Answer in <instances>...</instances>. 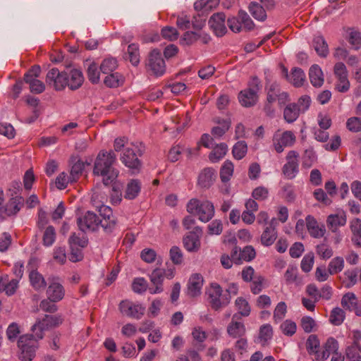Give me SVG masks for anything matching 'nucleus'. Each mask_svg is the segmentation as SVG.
<instances>
[{
    "label": "nucleus",
    "instance_id": "nucleus-1",
    "mask_svg": "<svg viewBox=\"0 0 361 361\" xmlns=\"http://www.w3.org/2000/svg\"><path fill=\"white\" fill-rule=\"evenodd\" d=\"M116 155L112 150L102 149L98 153L94 164L93 174L103 177L105 185L111 184L118 177L119 171L114 167Z\"/></svg>",
    "mask_w": 361,
    "mask_h": 361
},
{
    "label": "nucleus",
    "instance_id": "nucleus-2",
    "mask_svg": "<svg viewBox=\"0 0 361 361\" xmlns=\"http://www.w3.org/2000/svg\"><path fill=\"white\" fill-rule=\"evenodd\" d=\"M145 152V146L142 142H130L124 149L121 156V162L133 173L140 171L142 161L140 159Z\"/></svg>",
    "mask_w": 361,
    "mask_h": 361
},
{
    "label": "nucleus",
    "instance_id": "nucleus-3",
    "mask_svg": "<svg viewBox=\"0 0 361 361\" xmlns=\"http://www.w3.org/2000/svg\"><path fill=\"white\" fill-rule=\"evenodd\" d=\"M99 194L94 192L92 196V202L98 208L100 216L102 217L99 221V224L104 228L106 233H111L116 228L117 224V219L113 215V212L111 207L103 204L105 197H101L99 200Z\"/></svg>",
    "mask_w": 361,
    "mask_h": 361
},
{
    "label": "nucleus",
    "instance_id": "nucleus-4",
    "mask_svg": "<svg viewBox=\"0 0 361 361\" xmlns=\"http://www.w3.org/2000/svg\"><path fill=\"white\" fill-rule=\"evenodd\" d=\"M187 212L198 216L202 222L209 221L214 216V206L209 200L200 201L198 199H191L186 206Z\"/></svg>",
    "mask_w": 361,
    "mask_h": 361
},
{
    "label": "nucleus",
    "instance_id": "nucleus-5",
    "mask_svg": "<svg viewBox=\"0 0 361 361\" xmlns=\"http://www.w3.org/2000/svg\"><path fill=\"white\" fill-rule=\"evenodd\" d=\"M35 334H23L19 336L17 341L18 348L20 350L19 358L23 361H31L35 357V352L38 348Z\"/></svg>",
    "mask_w": 361,
    "mask_h": 361
},
{
    "label": "nucleus",
    "instance_id": "nucleus-6",
    "mask_svg": "<svg viewBox=\"0 0 361 361\" xmlns=\"http://www.w3.org/2000/svg\"><path fill=\"white\" fill-rule=\"evenodd\" d=\"M208 295V302L211 307L217 311L227 306L231 301L229 290H227L226 293H223V290L220 285L216 283L211 284L207 291Z\"/></svg>",
    "mask_w": 361,
    "mask_h": 361
},
{
    "label": "nucleus",
    "instance_id": "nucleus-7",
    "mask_svg": "<svg viewBox=\"0 0 361 361\" xmlns=\"http://www.w3.org/2000/svg\"><path fill=\"white\" fill-rule=\"evenodd\" d=\"M4 190L0 188V219L1 221L16 216L24 205V199L21 196L11 197L5 204H4Z\"/></svg>",
    "mask_w": 361,
    "mask_h": 361
},
{
    "label": "nucleus",
    "instance_id": "nucleus-8",
    "mask_svg": "<svg viewBox=\"0 0 361 361\" xmlns=\"http://www.w3.org/2000/svg\"><path fill=\"white\" fill-rule=\"evenodd\" d=\"M63 322V318L60 315H48L37 321L32 327V332L38 339L44 337V331L57 327Z\"/></svg>",
    "mask_w": 361,
    "mask_h": 361
},
{
    "label": "nucleus",
    "instance_id": "nucleus-9",
    "mask_svg": "<svg viewBox=\"0 0 361 361\" xmlns=\"http://www.w3.org/2000/svg\"><path fill=\"white\" fill-rule=\"evenodd\" d=\"M121 313L130 318L140 319L145 312V307L140 303L129 300H122L118 305Z\"/></svg>",
    "mask_w": 361,
    "mask_h": 361
},
{
    "label": "nucleus",
    "instance_id": "nucleus-10",
    "mask_svg": "<svg viewBox=\"0 0 361 361\" xmlns=\"http://www.w3.org/2000/svg\"><path fill=\"white\" fill-rule=\"evenodd\" d=\"M295 140V135L292 131L286 130L283 133L277 131L273 136V146L276 152L281 153L285 147L292 146Z\"/></svg>",
    "mask_w": 361,
    "mask_h": 361
},
{
    "label": "nucleus",
    "instance_id": "nucleus-11",
    "mask_svg": "<svg viewBox=\"0 0 361 361\" xmlns=\"http://www.w3.org/2000/svg\"><path fill=\"white\" fill-rule=\"evenodd\" d=\"M299 154L294 150L288 152L286 163L282 168V173L288 179L294 178L299 172Z\"/></svg>",
    "mask_w": 361,
    "mask_h": 361
},
{
    "label": "nucleus",
    "instance_id": "nucleus-12",
    "mask_svg": "<svg viewBox=\"0 0 361 361\" xmlns=\"http://www.w3.org/2000/svg\"><path fill=\"white\" fill-rule=\"evenodd\" d=\"M147 68L150 74L156 76H160L164 73L166 70L165 62L159 51L153 50L150 52Z\"/></svg>",
    "mask_w": 361,
    "mask_h": 361
},
{
    "label": "nucleus",
    "instance_id": "nucleus-13",
    "mask_svg": "<svg viewBox=\"0 0 361 361\" xmlns=\"http://www.w3.org/2000/svg\"><path fill=\"white\" fill-rule=\"evenodd\" d=\"M46 82L53 83L56 90H61L68 87V76L66 72H60L58 68H53L47 73Z\"/></svg>",
    "mask_w": 361,
    "mask_h": 361
},
{
    "label": "nucleus",
    "instance_id": "nucleus-14",
    "mask_svg": "<svg viewBox=\"0 0 361 361\" xmlns=\"http://www.w3.org/2000/svg\"><path fill=\"white\" fill-rule=\"evenodd\" d=\"M99 221V217L96 214L87 212L82 216L78 218L77 224L80 230L83 232L94 231L98 228Z\"/></svg>",
    "mask_w": 361,
    "mask_h": 361
},
{
    "label": "nucleus",
    "instance_id": "nucleus-15",
    "mask_svg": "<svg viewBox=\"0 0 361 361\" xmlns=\"http://www.w3.org/2000/svg\"><path fill=\"white\" fill-rule=\"evenodd\" d=\"M334 73L337 79L338 90H348L350 82L348 78V71L343 63L338 62L334 65Z\"/></svg>",
    "mask_w": 361,
    "mask_h": 361
},
{
    "label": "nucleus",
    "instance_id": "nucleus-16",
    "mask_svg": "<svg viewBox=\"0 0 361 361\" xmlns=\"http://www.w3.org/2000/svg\"><path fill=\"white\" fill-rule=\"evenodd\" d=\"M202 234V228L196 226L194 231L184 237L183 245L185 248L189 252L197 251L200 247V236Z\"/></svg>",
    "mask_w": 361,
    "mask_h": 361
},
{
    "label": "nucleus",
    "instance_id": "nucleus-17",
    "mask_svg": "<svg viewBox=\"0 0 361 361\" xmlns=\"http://www.w3.org/2000/svg\"><path fill=\"white\" fill-rule=\"evenodd\" d=\"M225 21L226 15L224 13H216L210 17L209 25L216 36L222 37L227 32Z\"/></svg>",
    "mask_w": 361,
    "mask_h": 361
},
{
    "label": "nucleus",
    "instance_id": "nucleus-18",
    "mask_svg": "<svg viewBox=\"0 0 361 361\" xmlns=\"http://www.w3.org/2000/svg\"><path fill=\"white\" fill-rule=\"evenodd\" d=\"M238 314L233 315L231 322L227 326V333L233 338H241L245 335L246 329L244 324L239 321Z\"/></svg>",
    "mask_w": 361,
    "mask_h": 361
},
{
    "label": "nucleus",
    "instance_id": "nucleus-19",
    "mask_svg": "<svg viewBox=\"0 0 361 361\" xmlns=\"http://www.w3.org/2000/svg\"><path fill=\"white\" fill-rule=\"evenodd\" d=\"M19 287V279H10L8 274L0 276V293H4L7 296L13 295Z\"/></svg>",
    "mask_w": 361,
    "mask_h": 361
},
{
    "label": "nucleus",
    "instance_id": "nucleus-20",
    "mask_svg": "<svg viewBox=\"0 0 361 361\" xmlns=\"http://www.w3.org/2000/svg\"><path fill=\"white\" fill-rule=\"evenodd\" d=\"M281 73L290 83H292L295 87H300L302 85L305 80V74L301 68H294L291 70L290 75L288 74V69L281 66Z\"/></svg>",
    "mask_w": 361,
    "mask_h": 361
},
{
    "label": "nucleus",
    "instance_id": "nucleus-21",
    "mask_svg": "<svg viewBox=\"0 0 361 361\" xmlns=\"http://www.w3.org/2000/svg\"><path fill=\"white\" fill-rule=\"evenodd\" d=\"M204 279L201 274H193L190 276L188 283L187 294L190 297H196L201 294Z\"/></svg>",
    "mask_w": 361,
    "mask_h": 361
},
{
    "label": "nucleus",
    "instance_id": "nucleus-22",
    "mask_svg": "<svg viewBox=\"0 0 361 361\" xmlns=\"http://www.w3.org/2000/svg\"><path fill=\"white\" fill-rule=\"evenodd\" d=\"M306 227L310 235L314 238H322L325 233L326 228L324 225H319L315 218L311 215H308L305 218Z\"/></svg>",
    "mask_w": 361,
    "mask_h": 361
},
{
    "label": "nucleus",
    "instance_id": "nucleus-23",
    "mask_svg": "<svg viewBox=\"0 0 361 361\" xmlns=\"http://www.w3.org/2000/svg\"><path fill=\"white\" fill-rule=\"evenodd\" d=\"M215 180V170L210 167L204 168L198 176L197 185L202 188H209L214 184Z\"/></svg>",
    "mask_w": 361,
    "mask_h": 361
},
{
    "label": "nucleus",
    "instance_id": "nucleus-24",
    "mask_svg": "<svg viewBox=\"0 0 361 361\" xmlns=\"http://www.w3.org/2000/svg\"><path fill=\"white\" fill-rule=\"evenodd\" d=\"M149 279L154 288H149L151 294L159 293L163 291V281L164 279V269L157 268L149 275Z\"/></svg>",
    "mask_w": 361,
    "mask_h": 361
},
{
    "label": "nucleus",
    "instance_id": "nucleus-25",
    "mask_svg": "<svg viewBox=\"0 0 361 361\" xmlns=\"http://www.w3.org/2000/svg\"><path fill=\"white\" fill-rule=\"evenodd\" d=\"M347 218L344 212L330 214L326 218L327 227L332 233H336L339 227L345 226Z\"/></svg>",
    "mask_w": 361,
    "mask_h": 361
},
{
    "label": "nucleus",
    "instance_id": "nucleus-26",
    "mask_svg": "<svg viewBox=\"0 0 361 361\" xmlns=\"http://www.w3.org/2000/svg\"><path fill=\"white\" fill-rule=\"evenodd\" d=\"M30 88V90H44V84L37 78L30 80H18L13 86V90H21L23 89Z\"/></svg>",
    "mask_w": 361,
    "mask_h": 361
},
{
    "label": "nucleus",
    "instance_id": "nucleus-27",
    "mask_svg": "<svg viewBox=\"0 0 361 361\" xmlns=\"http://www.w3.org/2000/svg\"><path fill=\"white\" fill-rule=\"evenodd\" d=\"M47 295L49 300L59 302L64 298L65 289L60 283L52 281L47 289Z\"/></svg>",
    "mask_w": 361,
    "mask_h": 361
},
{
    "label": "nucleus",
    "instance_id": "nucleus-28",
    "mask_svg": "<svg viewBox=\"0 0 361 361\" xmlns=\"http://www.w3.org/2000/svg\"><path fill=\"white\" fill-rule=\"evenodd\" d=\"M323 348L324 349L321 351V353L317 355V361H324L326 360L331 354L334 355L337 353L338 343L334 338L329 337Z\"/></svg>",
    "mask_w": 361,
    "mask_h": 361
},
{
    "label": "nucleus",
    "instance_id": "nucleus-29",
    "mask_svg": "<svg viewBox=\"0 0 361 361\" xmlns=\"http://www.w3.org/2000/svg\"><path fill=\"white\" fill-rule=\"evenodd\" d=\"M350 229L352 233L351 241L357 247H361V219L355 218L350 221Z\"/></svg>",
    "mask_w": 361,
    "mask_h": 361
},
{
    "label": "nucleus",
    "instance_id": "nucleus-30",
    "mask_svg": "<svg viewBox=\"0 0 361 361\" xmlns=\"http://www.w3.org/2000/svg\"><path fill=\"white\" fill-rule=\"evenodd\" d=\"M309 77L310 82L316 88L322 87L324 83V80L323 72L321 68L317 64L310 67L309 71Z\"/></svg>",
    "mask_w": 361,
    "mask_h": 361
},
{
    "label": "nucleus",
    "instance_id": "nucleus-31",
    "mask_svg": "<svg viewBox=\"0 0 361 361\" xmlns=\"http://www.w3.org/2000/svg\"><path fill=\"white\" fill-rule=\"evenodd\" d=\"M84 82V77L82 71L78 69H73L70 72L68 78V87L72 90L78 89Z\"/></svg>",
    "mask_w": 361,
    "mask_h": 361
},
{
    "label": "nucleus",
    "instance_id": "nucleus-32",
    "mask_svg": "<svg viewBox=\"0 0 361 361\" xmlns=\"http://www.w3.org/2000/svg\"><path fill=\"white\" fill-rule=\"evenodd\" d=\"M31 286L36 290L44 289L47 285L44 276L37 270H32L29 274Z\"/></svg>",
    "mask_w": 361,
    "mask_h": 361
},
{
    "label": "nucleus",
    "instance_id": "nucleus-33",
    "mask_svg": "<svg viewBox=\"0 0 361 361\" xmlns=\"http://www.w3.org/2000/svg\"><path fill=\"white\" fill-rule=\"evenodd\" d=\"M214 122L217 123L219 126L213 127L211 133L215 137H220L223 136L231 127V121L228 119L216 118Z\"/></svg>",
    "mask_w": 361,
    "mask_h": 361
},
{
    "label": "nucleus",
    "instance_id": "nucleus-34",
    "mask_svg": "<svg viewBox=\"0 0 361 361\" xmlns=\"http://www.w3.org/2000/svg\"><path fill=\"white\" fill-rule=\"evenodd\" d=\"M238 99L243 106L250 107L257 103L258 97L256 92H240Z\"/></svg>",
    "mask_w": 361,
    "mask_h": 361
},
{
    "label": "nucleus",
    "instance_id": "nucleus-35",
    "mask_svg": "<svg viewBox=\"0 0 361 361\" xmlns=\"http://www.w3.org/2000/svg\"><path fill=\"white\" fill-rule=\"evenodd\" d=\"M320 345L319 341L316 335H310L306 342V348L310 355H314V359L317 361V355L321 353L319 350Z\"/></svg>",
    "mask_w": 361,
    "mask_h": 361
},
{
    "label": "nucleus",
    "instance_id": "nucleus-36",
    "mask_svg": "<svg viewBox=\"0 0 361 361\" xmlns=\"http://www.w3.org/2000/svg\"><path fill=\"white\" fill-rule=\"evenodd\" d=\"M228 147L225 143L216 145L209 154V159L213 162H218L226 154Z\"/></svg>",
    "mask_w": 361,
    "mask_h": 361
},
{
    "label": "nucleus",
    "instance_id": "nucleus-37",
    "mask_svg": "<svg viewBox=\"0 0 361 361\" xmlns=\"http://www.w3.org/2000/svg\"><path fill=\"white\" fill-rule=\"evenodd\" d=\"M141 188L140 182L138 180L133 179L127 185L125 198L128 200L135 199L139 194Z\"/></svg>",
    "mask_w": 361,
    "mask_h": 361
},
{
    "label": "nucleus",
    "instance_id": "nucleus-38",
    "mask_svg": "<svg viewBox=\"0 0 361 361\" xmlns=\"http://www.w3.org/2000/svg\"><path fill=\"white\" fill-rule=\"evenodd\" d=\"M124 80L125 79L123 75L116 73L106 76L104 83L109 88H118L123 85Z\"/></svg>",
    "mask_w": 361,
    "mask_h": 361
},
{
    "label": "nucleus",
    "instance_id": "nucleus-39",
    "mask_svg": "<svg viewBox=\"0 0 361 361\" xmlns=\"http://www.w3.org/2000/svg\"><path fill=\"white\" fill-rule=\"evenodd\" d=\"M277 238L276 229L271 226H267L261 235L262 244L265 246L272 245Z\"/></svg>",
    "mask_w": 361,
    "mask_h": 361
},
{
    "label": "nucleus",
    "instance_id": "nucleus-40",
    "mask_svg": "<svg viewBox=\"0 0 361 361\" xmlns=\"http://www.w3.org/2000/svg\"><path fill=\"white\" fill-rule=\"evenodd\" d=\"M313 47L322 57H326L329 53L328 45L324 39L321 36L315 37L313 39Z\"/></svg>",
    "mask_w": 361,
    "mask_h": 361
},
{
    "label": "nucleus",
    "instance_id": "nucleus-41",
    "mask_svg": "<svg viewBox=\"0 0 361 361\" xmlns=\"http://www.w3.org/2000/svg\"><path fill=\"white\" fill-rule=\"evenodd\" d=\"M191 335L193 341L199 343L198 350H202L204 348L202 343L207 337L206 331L201 326H195L192 330Z\"/></svg>",
    "mask_w": 361,
    "mask_h": 361
},
{
    "label": "nucleus",
    "instance_id": "nucleus-42",
    "mask_svg": "<svg viewBox=\"0 0 361 361\" xmlns=\"http://www.w3.org/2000/svg\"><path fill=\"white\" fill-rule=\"evenodd\" d=\"M249 11L257 20L264 21L267 18V13L264 8L258 3L252 2L249 6Z\"/></svg>",
    "mask_w": 361,
    "mask_h": 361
},
{
    "label": "nucleus",
    "instance_id": "nucleus-43",
    "mask_svg": "<svg viewBox=\"0 0 361 361\" xmlns=\"http://www.w3.org/2000/svg\"><path fill=\"white\" fill-rule=\"evenodd\" d=\"M20 333L21 327L16 322L11 323L6 331V334L8 340L12 343L17 341V338H19V336H20Z\"/></svg>",
    "mask_w": 361,
    "mask_h": 361
},
{
    "label": "nucleus",
    "instance_id": "nucleus-44",
    "mask_svg": "<svg viewBox=\"0 0 361 361\" xmlns=\"http://www.w3.org/2000/svg\"><path fill=\"white\" fill-rule=\"evenodd\" d=\"M357 302L358 300L356 295L353 293L349 292L343 296L341 303L344 309L352 312V310L355 307Z\"/></svg>",
    "mask_w": 361,
    "mask_h": 361
},
{
    "label": "nucleus",
    "instance_id": "nucleus-45",
    "mask_svg": "<svg viewBox=\"0 0 361 361\" xmlns=\"http://www.w3.org/2000/svg\"><path fill=\"white\" fill-rule=\"evenodd\" d=\"M299 116V110L295 104H288L283 111L284 119L288 123H293Z\"/></svg>",
    "mask_w": 361,
    "mask_h": 361
},
{
    "label": "nucleus",
    "instance_id": "nucleus-46",
    "mask_svg": "<svg viewBox=\"0 0 361 361\" xmlns=\"http://www.w3.org/2000/svg\"><path fill=\"white\" fill-rule=\"evenodd\" d=\"M85 164L86 163L80 159H78L73 164L71 170L70 175L71 182H75L79 179L85 169Z\"/></svg>",
    "mask_w": 361,
    "mask_h": 361
},
{
    "label": "nucleus",
    "instance_id": "nucleus-47",
    "mask_svg": "<svg viewBox=\"0 0 361 361\" xmlns=\"http://www.w3.org/2000/svg\"><path fill=\"white\" fill-rule=\"evenodd\" d=\"M345 312L340 307L334 308L329 316V322L334 326L341 325L345 319Z\"/></svg>",
    "mask_w": 361,
    "mask_h": 361
},
{
    "label": "nucleus",
    "instance_id": "nucleus-48",
    "mask_svg": "<svg viewBox=\"0 0 361 361\" xmlns=\"http://www.w3.org/2000/svg\"><path fill=\"white\" fill-rule=\"evenodd\" d=\"M344 267V259L341 257H336L332 259L328 266L329 273L331 275L341 272Z\"/></svg>",
    "mask_w": 361,
    "mask_h": 361
},
{
    "label": "nucleus",
    "instance_id": "nucleus-49",
    "mask_svg": "<svg viewBox=\"0 0 361 361\" xmlns=\"http://www.w3.org/2000/svg\"><path fill=\"white\" fill-rule=\"evenodd\" d=\"M317 157L312 149H307L304 152L302 157V164L304 168H310L316 161Z\"/></svg>",
    "mask_w": 361,
    "mask_h": 361
},
{
    "label": "nucleus",
    "instance_id": "nucleus-50",
    "mask_svg": "<svg viewBox=\"0 0 361 361\" xmlns=\"http://www.w3.org/2000/svg\"><path fill=\"white\" fill-rule=\"evenodd\" d=\"M56 237V231L52 226H47L43 233V245L46 247L51 246L55 242Z\"/></svg>",
    "mask_w": 361,
    "mask_h": 361
},
{
    "label": "nucleus",
    "instance_id": "nucleus-51",
    "mask_svg": "<svg viewBox=\"0 0 361 361\" xmlns=\"http://www.w3.org/2000/svg\"><path fill=\"white\" fill-rule=\"evenodd\" d=\"M233 173V164L231 161L227 160L224 162L220 170V178L223 182H227L230 180Z\"/></svg>",
    "mask_w": 361,
    "mask_h": 361
},
{
    "label": "nucleus",
    "instance_id": "nucleus-52",
    "mask_svg": "<svg viewBox=\"0 0 361 361\" xmlns=\"http://www.w3.org/2000/svg\"><path fill=\"white\" fill-rule=\"evenodd\" d=\"M345 356L350 361H361V347L348 345L345 348Z\"/></svg>",
    "mask_w": 361,
    "mask_h": 361
},
{
    "label": "nucleus",
    "instance_id": "nucleus-53",
    "mask_svg": "<svg viewBox=\"0 0 361 361\" xmlns=\"http://www.w3.org/2000/svg\"><path fill=\"white\" fill-rule=\"evenodd\" d=\"M235 306L238 310V314L241 316L247 317L250 313V307L248 302L243 298H238L235 302Z\"/></svg>",
    "mask_w": 361,
    "mask_h": 361
},
{
    "label": "nucleus",
    "instance_id": "nucleus-54",
    "mask_svg": "<svg viewBox=\"0 0 361 361\" xmlns=\"http://www.w3.org/2000/svg\"><path fill=\"white\" fill-rule=\"evenodd\" d=\"M87 239L84 235L80 236L76 233H73L68 240L70 247H85L87 245Z\"/></svg>",
    "mask_w": 361,
    "mask_h": 361
},
{
    "label": "nucleus",
    "instance_id": "nucleus-55",
    "mask_svg": "<svg viewBox=\"0 0 361 361\" xmlns=\"http://www.w3.org/2000/svg\"><path fill=\"white\" fill-rule=\"evenodd\" d=\"M247 151V146L245 141L238 142L233 147V157L237 159H243Z\"/></svg>",
    "mask_w": 361,
    "mask_h": 361
},
{
    "label": "nucleus",
    "instance_id": "nucleus-56",
    "mask_svg": "<svg viewBox=\"0 0 361 361\" xmlns=\"http://www.w3.org/2000/svg\"><path fill=\"white\" fill-rule=\"evenodd\" d=\"M317 254L322 259H328L333 256L332 248L325 243H321L316 247Z\"/></svg>",
    "mask_w": 361,
    "mask_h": 361
},
{
    "label": "nucleus",
    "instance_id": "nucleus-57",
    "mask_svg": "<svg viewBox=\"0 0 361 361\" xmlns=\"http://www.w3.org/2000/svg\"><path fill=\"white\" fill-rule=\"evenodd\" d=\"M118 66V63L114 58L105 59L100 65V70L104 73L114 71Z\"/></svg>",
    "mask_w": 361,
    "mask_h": 361
},
{
    "label": "nucleus",
    "instance_id": "nucleus-58",
    "mask_svg": "<svg viewBox=\"0 0 361 361\" xmlns=\"http://www.w3.org/2000/svg\"><path fill=\"white\" fill-rule=\"evenodd\" d=\"M280 328L284 335L292 336L296 332L297 325L294 322L287 319L281 324Z\"/></svg>",
    "mask_w": 361,
    "mask_h": 361
},
{
    "label": "nucleus",
    "instance_id": "nucleus-59",
    "mask_svg": "<svg viewBox=\"0 0 361 361\" xmlns=\"http://www.w3.org/2000/svg\"><path fill=\"white\" fill-rule=\"evenodd\" d=\"M128 59L134 66H137L140 62V56L138 47L136 44H130L128 47Z\"/></svg>",
    "mask_w": 361,
    "mask_h": 361
},
{
    "label": "nucleus",
    "instance_id": "nucleus-60",
    "mask_svg": "<svg viewBox=\"0 0 361 361\" xmlns=\"http://www.w3.org/2000/svg\"><path fill=\"white\" fill-rule=\"evenodd\" d=\"M346 128L353 133L361 131V118L356 116L349 118L346 121Z\"/></svg>",
    "mask_w": 361,
    "mask_h": 361
},
{
    "label": "nucleus",
    "instance_id": "nucleus-61",
    "mask_svg": "<svg viewBox=\"0 0 361 361\" xmlns=\"http://www.w3.org/2000/svg\"><path fill=\"white\" fill-rule=\"evenodd\" d=\"M170 259L174 264H181L183 261V255L180 247L173 246L170 249Z\"/></svg>",
    "mask_w": 361,
    "mask_h": 361
},
{
    "label": "nucleus",
    "instance_id": "nucleus-62",
    "mask_svg": "<svg viewBox=\"0 0 361 361\" xmlns=\"http://www.w3.org/2000/svg\"><path fill=\"white\" fill-rule=\"evenodd\" d=\"M238 17L241 20V25L246 30H251L254 28L255 24L247 13L243 11L238 12Z\"/></svg>",
    "mask_w": 361,
    "mask_h": 361
},
{
    "label": "nucleus",
    "instance_id": "nucleus-63",
    "mask_svg": "<svg viewBox=\"0 0 361 361\" xmlns=\"http://www.w3.org/2000/svg\"><path fill=\"white\" fill-rule=\"evenodd\" d=\"M287 312V306L284 302H280L277 304L274 311V319L276 322L282 320Z\"/></svg>",
    "mask_w": 361,
    "mask_h": 361
},
{
    "label": "nucleus",
    "instance_id": "nucleus-64",
    "mask_svg": "<svg viewBox=\"0 0 361 361\" xmlns=\"http://www.w3.org/2000/svg\"><path fill=\"white\" fill-rule=\"evenodd\" d=\"M314 257L312 253L305 255L301 261V269L306 273L310 271L314 264Z\"/></svg>",
    "mask_w": 361,
    "mask_h": 361
}]
</instances>
